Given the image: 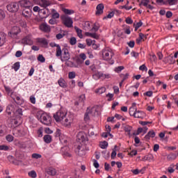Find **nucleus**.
<instances>
[{"label": "nucleus", "instance_id": "f257e3e1", "mask_svg": "<svg viewBox=\"0 0 178 178\" xmlns=\"http://www.w3.org/2000/svg\"><path fill=\"white\" fill-rule=\"evenodd\" d=\"M102 58L104 60L108 62L110 65H113L115 63V60H112V58H113V52L109 50H102Z\"/></svg>", "mask_w": 178, "mask_h": 178}, {"label": "nucleus", "instance_id": "f03ea898", "mask_svg": "<svg viewBox=\"0 0 178 178\" xmlns=\"http://www.w3.org/2000/svg\"><path fill=\"white\" fill-rule=\"evenodd\" d=\"M39 120L45 126H51L52 118L47 113H43L40 115Z\"/></svg>", "mask_w": 178, "mask_h": 178}, {"label": "nucleus", "instance_id": "7ed1b4c3", "mask_svg": "<svg viewBox=\"0 0 178 178\" xmlns=\"http://www.w3.org/2000/svg\"><path fill=\"white\" fill-rule=\"evenodd\" d=\"M88 141V136L86 133L81 131L76 135V143L79 144H86Z\"/></svg>", "mask_w": 178, "mask_h": 178}, {"label": "nucleus", "instance_id": "20e7f679", "mask_svg": "<svg viewBox=\"0 0 178 178\" xmlns=\"http://www.w3.org/2000/svg\"><path fill=\"white\" fill-rule=\"evenodd\" d=\"M7 10L10 13H16V12H19V3L17 2H11L8 5L6 6Z\"/></svg>", "mask_w": 178, "mask_h": 178}, {"label": "nucleus", "instance_id": "39448f33", "mask_svg": "<svg viewBox=\"0 0 178 178\" xmlns=\"http://www.w3.org/2000/svg\"><path fill=\"white\" fill-rule=\"evenodd\" d=\"M60 60L61 62H66L70 59V53H69V49L66 47H63L61 50Z\"/></svg>", "mask_w": 178, "mask_h": 178}, {"label": "nucleus", "instance_id": "423d86ee", "mask_svg": "<svg viewBox=\"0 0 178 178\" xmlns=\"http://www.w3.org/2000/svg\"><path fill=\"white\" fill-rule=\"evenodd\" d=\"M53 117L56 122H63V119L66 118V112H63L62 110H60L54 113Z\"/></svg>", "mask_w": 178, "mask_h": 178}, {"label": "nucleus", "instance_id": "0eeeda50", "mask_svg": "<svg viewBox=\"0 0 178 178\" xmlns=\"http://www.w3.org/2000/svg\"><path fill=\"white\" fill-rule=\"evenodd\" d=\"M21 43L23 44V45H33V44H34V41H33V35L29 34L24 37L21 40Z\"/></svg>", "mask_w": 178, "mask_h": 178}, {"label": "nucleus", "instance_id": "6e6552de", "mask_svg": "<svg viewBox=\"0 0 178 178\" xmlns=\"http://www.w3.org/2000/svg\"><path fill=\"white\" fill-rule=\"evenodd\" d=\"M20 33H22V29L18 26H14L13 27L11 32L8 33V35L9 37H11V38H16L17 35L20 34Z\"/></svg>", "mask_w": 178, "mask_h": 178}, {"label": "nucleus", "instance_id": "1a4fd4ad", "mask_svg": "<svg viewBox=\"0 0 178 178\" xmlns=\"http://www.w3.org/2000/svg\"><path fill=\"white\" fill-rule=\"evenodd\" d=\"M62 20L66 27H68L69 29L73 27V19H72L71 17H65L62 18Z\"/></svg>", "mask_w": 178, "mask_h": 178}, {"label": "nucleus", "instance_id": "9d476101", "mask_svg": "<svg viewBox=\"0 0 178 178\" xmlns=\"http://www.w3.org/2000/svg\"><path fill=\"white\" fill-rule=\"evenodd\" d=\"M63 156H64V158H72V154L69 153L68 151H70V148L67 146H64L63 147H61L60 149Z\"/></svg>", "mask_w": 178, "mask_h": 178}, {"label": "nucleus", "instance_id": "9b49d317", "mask_svg": "<svg viewBox=\"0 0 178 178\" xmlns=\"http://www.w3.org/2000/svg\"><path fill=\"white\" fill-rule=\"evenodd\" d=\"M39 29L43 33H51V26L47 23H42L40 25Z\"/></svg>", "mask_w": 178, "mask_h": 178}, {"label": "nucleus", "instance_id": "f8f14e48", "mask_svg": "<svg viewBox=\"0 0 178 178\" xmlns=\"http://www.w3.org/2000/svg\"><path fill=\"white\" fill-rule=\"evenodd\" d=\"M33 11L31 10V8H24L22 10V16L25 17V19H30L31 17V15Z\"/></svg>", "mask_w": 178, "mask_h": 178}, {"label": "nucleus", "instance_id": "ddd939ff", "mask_svg": "<svg viewBox=\"0 0 178 178\" xmlns=\"http://www.w3.org/2000/svg\"><path fill=\"white\" fill-rule=\"evenodd\" d=\"M50 47H52L53 48L54 47H56V56H57V58H59V56H62V49L60 48V45L56 43H50Z\"/></svg>", "mask_w": 178, "mask_h": 178}, {"label": "nucleus", "instance_id": "4468645a", "mask_svg": "<svg viewBox=\"0 0 178 178\" xmlns=\"http://www.w3.org/2000/svg\"><path fill=\"white\" fill-rule=\"evenodd\" d=\"M19 4L21 8H24V9L31 8V1L29 0H21L19 1Z\"/></svg>", "mask_w": 178, "mask_h": 178}, {"label": "nucleus", "instance_id": "2eb2a0df", "mask_svg": "<svg viewBox=\"0 0 178 178\" xmlns=\"http://www.w3.org/2000/svg\"><path fill=\"white\" fill-rule=\"evenodd\" d=\"M105 6H104V3H99L96 7V12L95 15L96 16H101L102 13H104V9Z\"/></svg>", "mask_w": 178, "mask_h": 178}, {"label": "nucleus", "instance_id": "dca6fc26", "mask_svg": "<svg viewBox=\"0 0 178 178\" xmlns=\"http://www.w3.org/2000/svg\"><path fill=\"white\" fill-rule=\"evenodd\" d=\"M145 116H146V115L144 113V111L136 109V113H135L134 118H136L137 119H144V118H145Z\"/></svg>", "mask_w": 178, "mask_h": 178}, {"label": "nucleus", "instance_id": "f3484780", "mask_svg": "<svg viewBox=\"0 0 178 178\" xmlns=\"http://www.w3.org/2000/svg\"><path fill=\"white\" fill-rule=\"evenodd\" d=\"M156 136L155 131L154 130H150L148 133L145 136L144 138L146 141H149L150 138H154Z\"/></svg>", "mask_w": 178, "mask_h": 178}, {"label": "nucleus", "instance_id": "a211bd4d", "mask_svg": "<svg viewBox=\"0 0 178 178\" xmlns=\"http://www.w3.org/2000/svg\"><path fill=\"white\" fill-rule=\"evenodd\" d=\"M86 100V95H81L79 97V100L74 102V105L78 106V105H84V101Z\"/></svg>", "mask_w": 178, "mask_h": 178}, {"label": "nucleus", "instance_id": "6ab92c4d", "mask_svg": "<svg viewBox=\"0 0 178 178\" xmlns=\"http://www.w3.org/2000/svg\"><path fill=\"white\" fill-rule=\"evenodd\" d=\"M6 42V34L3 32H0V47H3Z\"/></svg>", "mask_w": 178, "mask_h": 178}, {"label": "nucleus", "instance_id": "aec40b11", "mask_svg": "<svg viewBox=\"0 0 178 178\" xmlns=\"http://www.w3.org/2000/svg\"><path fill=\"white\" fill-rule=\"evenodd\" d=\"M92 113V108L88 107L84 115L85 122H88V120H90V115H91Z\"/></svg>", "mask_w": 178, "mask_h": 178}, {"label": "nucleus", "instance_id": "412c9836", "mask_svg": "<svg viewBox=\"0 0 178 178\" xmlns=\"http://www.w3.org/2000/svg\"><path fill=\"white\" fill-rule=\"evenodd\" d=\"M47 10H49L48 8H42L40 9L39 11V15L42 19H45V17H48V15H47Z\"/></svg>", "mask_w": 178, "mask_h": 178}, {"label": "nucleus", "instance_id": "4be33fe9", "mask_svg": "<svg viewBox=\"0 0 178 178\" xmlns=\"http://www.w3.org/2000/svg\"><path fill=\"white\" fill-rule=\"evenodd\" d=\"M58 85L62 88H67V83H66V81L63 78H60L58 81Z\"/></svg>", "mask_w": 178, "mask_h": 178}, {"label": "nucleus", "instance_id": "5701e85b", "mask_svg": "<svg viewBox=\"0 0 178 178\" xmlns=\"http://www.w3.org/2000/svg\"><path fill=\"white\" fill-rule=\"evenodd\" d=\"M47 175L50 176H55L56 175V170L52 167H49L46 170Z\"/></svg>", "mask_w": 178, "mask_h": 178}, {"label": "nucleus", "instance_id": "b1692460", "mask_svg": "<svg viewBox=\"0 0 178 178\" xmlns=\"http://www.w3.org/2000/svg\"><path fill=\"white\" fill-rule=\"evenodd\" d=\"M61 123L65 127H70V126H72V120L65 118V120H63V121H61Z\"/></svg>", "mask_w": 178, "mask_h": 178}, {"label": "nucleus", "instance_id": "393cba45", "mask_svg": "<svg viewBox=\"0 0 178 178\" xmlns=\"http://www.w3.org/2000/svg\"><path fill=\"white\" fill-rule=\"evenodd\" d=\"M19 118H11L10 120V124H11V127H17V124H19V120H17Z\"/></svg>", "mask_w": 178, "mask_h": 178}, {"label": "nucleus", "instance_id": "a878e982", "mask_svg": "<svg viewBox=\"0 0 178 178\" xmlns=\"http://www.w3.org/2000/svg\"><path fill=\"white\" fill-rule=\"evenodd\" d=\"M43 140L46 144H51L52 143V136L51 135H44L43 137Z\"/></svg>", "mask_w": 178, "mask_h": 178}, {"label": "nucleus", "instance_id": "bb28decb", "mask_svg": "<svg viewBox=\"0 0 178 178\" xmlns=\"http://www.w3.org/2000/svg\"><path fill=\"white\" fill-rule=\"evenodd\" d=\"M131 130H133V127L131 126L127 125L124 127V131H125V133H127L129 137H131Z\"/></svg>", "mask_w": 178, "mask_h": 178}, {"label": "nucleus", "instance_id": "cd10ccee", "mask_svg": "<svg viewBox=\"0 0 178 178\" xmlns=\"http://www.w3.org/2000/svg\"><path fill=\"white\" fill-rule=\"evenodd\" d=\"M49 5H51V3L49 1L47 0H41V3H40V6L44 9H47V6H49Z\"/></svg>", "mask_w": 178, "mask_h": 178}, {"label": "nucleus", "instance_id": "c85d7f7f", "mask_svg": "<svg viewBox=\"0 0 178 178\" xmlns=\"http://www.w3.org/2000/svg\"><path fill=\"white\" fill-rule=\"evenodd\" d=\"M101 77H104V73H102L101 72H98L92 75V78L95 80H99V79H101Z\"/></svg>", "mask_w": 178, "mask_h": 178}, {"label": "nucleus", "instance_id": "c756f323", "mask_svg": "<svg viewBox=\"0 0 178 178\" xmlns=\"http://www.w3.org/2000/svg\"><path fill=\"white\" fill-rule=\"evenodd\" d=\"M15 115L17 119L20 120V119H22V117L23 116V109L18 108L17 110H16Z\"/></svg>", "mask_w": 178, "mask_h": 178}, {"label": "nucleus", "instance_id": "7c9ffc66", "mask_svg": "<svg viewBox=\"0 0 178 178\" xmlns=\"http://www.w3.org/2000/svg\"><path fill=\"white\" fill-rule=\"evenodd\" d=\"M177 158V155L175 153H170L167 156L168 161H175Z\"/></svg>", "mask_w": 178, "mask_h": 178}, {"label": "nucleus", "instance_id": "2f4dec72", "mask_svg": "<svg viewBox=\"0 0 178 178\" xmlns=\"http://www.w3.org/2000/svg\"><path fill=\"white\" fill-rule=\"evenodd\" d=\"M74 30L76 31L78 37H79L81 39L83 38V31L77 26H74Z\"/></svg>", "mask_w": 178, "mask_h": 178}, {"label": "nucleus", "instance_id": "473e14b6", "mask_svg": "<svg viewBox=\"0 0 178 178\" xmlns=\"http://www.w3.org/2000/svg\"><path fill=\"white\" fill-rule=\"evenodd\" d=\"M145 167L143 168L140 170L138 169L131 170V172L134 175H138V173H143L145 170Z\"/></svg>", "mask_w": 178, "mask_h": 178}, {"label": "nucleus", "instance_id": "72a5a7b5", "mask_svg": "<svg viewBox=\"0 0 178 178\" xmlns=\"http://www.w3.org/2000/svg\"><path fill=\"white\" fill-rule=\"evenodd\" d=\"M38 42L42 44L44 47H48V40H47L45 38L39 39Z\"/></svg>", "mask_w": 178, "mask_h": 178}, {"label": "nucleus", "instance_id": "f704fd0d", "mask_svg": "<svg viewBox=\"0 0 178 178\" xmlns=\"http://www.w3.org/2000/svg\"><path fill=\"white\" fill-rule=\"evenodd\" d=\"M106 91V88L105 87H102L95 90L96 94H104Z\"/></svg>", "mask_w": 178, "mask_h": 178}, {"label": "nucleus", "instance_id": "c9c22d12", "mask_svg": "<svg viewBox=\"0 0 178 178\" xmlns=\"http://www.w3.org/2000/svg\"><path fill=\"white\" fill-rule=\"evenodd\" d=\"M62 10L65 15H73L74 13V10L67 8H63Z\"/></svg>", "mask_w": 178, "mask_h": 178}, {"label": "nucleus", "instance_id": "e433bc0d", "mask_svg": "<svg viewBox=\"0 0 178 178\" xmlns=\"http://www.w3.org/2000/svg\"><path fill=\"white\" fill-rule=\"evenodd\" d=\"M52 12V19H59V16L60 15L58 14V13H56V10L55 9H52L51 10Z\"/></svg>", "mask_w": 178, "mask_h": 178}, {"label": "nucleus", "instance_id": "4c0bfd02", "mask_svg": "<svg viewBox=\"0 0 178 178\" xmlns=\"http://www.w3.org/2000/svg\"><path fill=\"white\" fill-rule=\"evenodd\" d=\"M144 37L147 38V35H144L143 33H139V38L136 39V44H140V42H141V40H143V38H144Z\"/></svg>", "mask_w": 178, "mask_h": 178}, {"label": "nucleus", "instance_id": "58836bf2", "mask_svg": "<svg viewBox=\"0 0 178 178\" xmlns=\"http://www.w3.org/2000/svg\"><path fill=\"white\" fill-rule=\"evenodd\" d=\"M136 109H137V108H134V107H130L129 110V113L130 115V116H134L136 115Z\"/></svg>", "mask_w": 178, "mask_h": 178}, {"label": "nucleus", "instance_id": "ea45409f", "mask_svg": "<svg viewBox=\"0 0 178 178\" xmlns=\"http://www.w3.org/2000/svg\"><path fill=\"white\" fill-rule=\"evenodd\" d=\"M65 65L68 67H76V65H74V63L69 60L65 61Z\"/></svg>", "mask_w": 178, "mask_h": 178}, {"label": "nucleus", "instance_id": "a19ab883", "mask_svg": "<svg viewBox=\"0 0 178 178\" xmlns=\"http://www.w3.org/2000/svg\"><path fill=\"white\" fill-rule=\"evenodd\" d=\"M13 69H14L15 72H17L18 70L20 69V62H16L14 63L13 65Z\"/></svg>", "mask_w": 178, "mask_h": 178}, {"label": "nucleus", "instance_id": "79ce46f5", "mask_svg": "<svg viewBox=\"0 0 178 178\" xmlns=\"http://www.w3.org/2000/svg\"><path fill=\"white\" fill-rule=\"evenodd\" d=\"M15 104H17V105H22L23 104V99H22V98H20V97L17 96V97H15Z\"/></svg>", "mask_w": 178, "mask_h": 178}, {"label": "nucleus", "instance_id": "37998d69", "mask_svg": "<svg viewBox=\"0 0 178 178\" xmlns=\"http://www.w3.org/2000/svg\"><path fill=\"white\" fill-rule=\"evenodd\" d=\"M117 147H118V145H115V147L113 149V152L111 153V159H115V158H116V155H117L116 148Z\"/></svg>", "mask_w": 178, "mask_h": 178}, {"label": "nucleus", "instance_id": "c03bdc74", "mask_svg": "<svg viewBox=\"0 0 178 178\" xmlns=\"http://www.w3.org/2000/svg\"><path fill=\"white\" fill-rule=\"evenodd\" d=\"M100 147L102 149H106L108 147V142H106V140H104V141L100 143Z\"/></svg>", "mask_w": 178, "mask_h": 178}, {"label": "nucleus", "instance_id": "a18cd8bd", "mask_svg": "<svg viewBox=\"0 0 178 178\" xmlns=\"http://www.w3.org/2000/svg\"><path fill=\"white\" fill-rule=\"evenodd\" d=\"M113 16H115V12L112 11L107 16H105L103 18V20H106V19H112V17H113Z\"/></svg>", "mask_w": 178, "mask_h": 178}, {"label": "nucleus", "instance_id": "49530a36", "mask_svg": "<svg viewBox=\"0 0 178 178\" xmlns=\"http://www.w3.org/2000/svg\"><path fill=\"white\" fill-rule=\"evenodd\" d=\"M76 42H77V39H76L75 37H72L70 39V45H76Z\"/></svg>", "mask_w": 178, "mask_h": 178}, {"label": "nucleus", "instance_id": "de8ad7c7", "mask_svg": "<svg viewBox=\"0 0 178 178\" xmlns=\"http://www.w3.org/2000/svg\"><path fill=\"white\" fill-rule=\"evenodd\" d=\"M6 17V15L5 14V11L3 10L0 9V20H3Z\"/></svg>", "mask_w": 178, "mask_h": 178}, {"label": "nucleus", "instance_id": "09e8293b", "mask_svg": "<svg viewBox=\"0 0 178 178\" xmlns=\"http://www.w3.org/2000/svg\"><path fill=\"white\" fill-rule=\"evenodd\" d=\"M38 60L41 62V63H44V62H45V57H44L42 54H40L38 57Z\"/></svg>", "mask_w": 178, "mask_h": 178}, {"label": "nucleus", "instance_id": "8fccbe9b", "mask_svg": "<svg viewBox=\"0 0 178 178\" xmlns=\"http://www.w3.org/2000/svg\"><path fill=\"white\" fill-rule=\"evenodd\" d=\"M129 73H127L126 74H120V77H123L122 81H124L125 80H127V79H129Z\"/></svg>", "mask_w": 178, "mask_h": 178}, {"label": "nucleus", "instance_id": "3c124183", "mask_svg": "<svg viewBox=\"0 0 178 178\" xmlns=\"http://www.w3.org/2000/svg\"><path fill=\"white\" fill-rule=\"evenodd\" d=\"M133 6H120L119 9H125L126 10H130V9H132Z\"/></svg>", "mask_w": 178, "mask_h": 178}, {"label": "nucleus", "instance_id": "603ef678", "mask_svg": "<svg viewBox=\"0 0 178 178\" xmlns=\"http://www.w3.org/2000/svg\"><path fill=\"white\" fill-rule=\"evenodd\" d=\"M29 176L32 178H35L37 177V172H35L34 170H32L29 172Z\"/></svg>", "mask_w": 178, "mask_h": 178}, {"label": "nucleus", "instance_id": "864d4df0", "mask_svg": "<svg viewBox=\"0 0 178 178\" xmlns=\"http://www.w3.org/2000/svg\"><path fill=\"white\" fill-rule=\"evenodd\" d=\"M92 30H94L95 33L99 30V24L95 23L94 26L92 28Z\"/></svg>", "mask_w": 178, "mask_h": 178}, {"label": "nucleus", "instance_id": "5fc2aeb1", "mask_svg": "<svg viewBox=\"0 0 178 178\" xmlns=\"http://www.w3.org/2000/svg\"><path fill=\"white\" fill-rule=\"evenodd\" d=\"M9 149V147L8 145H0V151H8Z\"/></svg>", "mask_w": 178, "mask_h": 178}, {"label": "nucleus", "instance_id": "6e6d98bb", "mask_svg": "<svg viewBox=\"0 0 178 178\" xmlns=\"http://www.w3.org/2000/svg\"><path fill=\"white\" fill-rule=\"evenodd\" d=\"M13 136L12 135H7L6 137V140H7V141H8L9 143H12V141H13Z\"/></svg>", "mask_w": 178, "mask_h": 178}, {"label": "nucleus", "instance_id": "4d7b16f0", "mask_svg": "<svg viewBox=\"0 0 178 178\" xmlns=\"http://www.w3.org/2000/svg\"><path fill=\"white\" fill-rule=\"evenodd\" d=\"M129 48H134V45H136V42L134 40H131L129 42H127Z\"/></svg>", "mask_w": 178, "mask_h": 178}, {"label": "nucleus", "instance_id": "13d9d810", "mask_svg": "<svg viewBox=\"0 0 178 178\" xmlns=\"http://www.w3.org/2000/svg\"><path fill=\"white\" fill-rule=\"evenodd\" d=\"M102 155H104V158H109V152L104 150L102 152Z\"/></svg>", "mask_w": 178, "mask_h": 178}, {"label": "nucleus", "instance_id": "bf43d9fd", "mask_svg": "<svg viewBox=\"0 0 178 178\" xmlns=\"http://www.w3.org/2000/svg\"><path fill=\"white\" fill-rule=\"evenodd\" d=\"M60 134H62V132L60 131V129H57L56 131L54 133V136L56 138L60 137Z\"/></svg>", "mask_w": 178, "mask_h": 178}, {"label": "nucleus", "instance_id": "052dcab7", "mask_svg": "<svg viewBox=\"0 0 178 178\" xmlns=\"http://www.w3.org/2000/svg\"><path fill=\"white\" fill-rule=\"evenodd\" d=\"M124 69V66H118L115 69V72H116V73H120V71L123 70Z\"/></svg>", "mask_w": 178, "mask_h": 178}, {"label": "nucleus", "instance_id": "680f3d73", "mask_svg": "<svg viewBox=\"0 0 178 178\" xmlns=\"http://www.w3.org/2000/svg\"><path fill=\"white\" fill-rule=\"evenodd\" d=\"M69 79H74L76 77V72H70L68 74Z\"/></svg>", "mask_w": 178, "mask_h": 178}, {"label": "nucleus", "instance_id": "e2e57ef3", "mask_svg": "<svg viewBox=\"0 0 178 178\" xmlns=\"http://www.w3.org/2000/svg\"><path fill=\"white\" fill-rule=\"evenodd\" d=\"M177 0H167V2L168 3V5H170V6H172L173 5H176V1Z\"/></svg>", "mask_w": 178, "mask_h": 178}, {"label": "nucleus", "instance_id": "0e129e2a", "mask_svg": "<svg viewBox=\"0 0 178 178\" xmlns=\"http://www.w3.org/2000/svg\"><path fill=\"white\" fill-rule=\"evenodd\" d=\"M64 36H65V33H63V34H61V33H58V34L56 35V38L57 40H62V38H63Z\"/></svg>", "mask_w": 178, "mask_h": 178}, {"label": "nucleus", "instance_id": "69168bd1", "mask_svg": "<svg viewBox=\"0 0 178 178\" xmlns=\"http://www.w3.org/2000/svg\"><path fill=\"white\" fill-rule=\"evenodd\" d=\"M149 159H152V154L145 156L143 158V161H149Z\"/></svg>", "mask_w": 178, "mask_h": 178}, {"label": "nucleus", "instance_id": "338daca9", "mask_svg": "<svg viewBox=\"0 0 178 178\" xmlns=\"http://www.w3.org/2000/svg\"><path fill=\"white\" fill-rule=\"evenodd\" d=\"M125 22L127 24H133V19H131L130 17L126 18Z\"/></svg>", "mask_w": 178, "mask_h": 178}, {"label": "nucleus", "instance_id": "774afa93", "mask_svg": "<svg viewBox=\"0 0 178 178\" xmlns=\"http://www.w3.org/2000/svg\"><path fill=\"white\" fill-rule=\"evenodd\" d=\"M38 137H42V127H40L38 130Z\"/></svg>", "mask_w": 178, "mask_h": 178}]
</instances>
